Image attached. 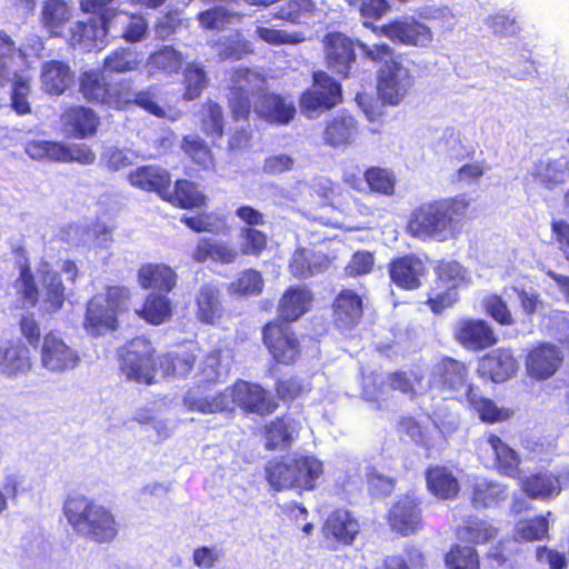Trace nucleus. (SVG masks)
Returning a JSON list of instances; mask_svg holds the SVG:
<instances>
[{
    "label": "nucleus",
    "instance_id": "f257e3e1",
    "mask_svg": "<svg viewBox=\"0 0 569 569\" xmlns=\"http://www.w3.org/2000/svg\"><path fill=\"white\" fill-rule=\"evenodd\" d=\"M471 201L465 192L423 201L410 210L405 232L422 243L457 240L471 219Z\"/></svg>",
    "mask_w": 569,
    "mask_h": 569
},
{
    "label": "nucleus",
    "instance_id": "f03ea898",
    "mask_svg": "<svg viewBox=\"0 0 569 569\" xmlns=\"http://www.w3.org/2000/svg\"><path fill=\"white\" fill-rule=\"evenodd\" d=\"M62 512L74 532L98 545L112 543L120 523L112 509L82 493L69 495Z\"/></svg>",
    "mask_w": 569,
    "mask_h": 569
},
{
    "label": "nucleus",
    "instance_id": "7ed1b4c3",
    "mask_svg": "<svg viewBox=\"0 0 569 569\" xmlns=\"http://www.w3.org/2000/svg\"><path fill=\"white\" fill-rule=\"evenodd\" d=\"M363 57L375 64L377 70V94L385 104L398 106L407 96L413 78L403 67L400 54L388 43H359Z\"/></svg>",
    "mask_w": 569,
    "mask_h": 569
},
{
    "label": "nucleus",
    "instance_id": "20e7f679",
    "mask_svg": "<svg viewBox=\"0 0 569 569\" xmlns=\"http://www.w3.org/2000/svg\"><path fill=\"white\" fill-rule=\"evenodd\" d=\"M130 290L124 286H109L102 295L93 296L86 307L84 330L93 337L116 331L118 316L129 311Z\"/></svg>",
    "mask_w": 569,
    "mask_h": 569
},
{
    "label": "nucleus",
    "instance_id": "39448f33",
    "mask_svg": "<svg viewBox=\"0 0 569 569\" xmlns=\"http://www.w3.org/2000/svg\"><path fill=\"white\" fill-rule=\"evenodd\" d=\"M119 370L129 381L151 386L157 382L159 357L151 340L137 336L118 349Z\"/></svg>",
    "mask_w": 569,
    "mask_h": 569
},
{
    "label": "nucleus",
    "instance_id": "423d86ee",
    "mask_svg": "<svg viewBox=\"0 0 569 569\" xmlns=\"http://www.w3.org/2000/svg\"><path fill=\"white\" fill-rule=\"evenodd\" d=\"M261 342L277 365L293 366L302 356L299 335L283 320H268L261 327Z\"/></svg>",
    "mask_w": 569,
    "mask_h": 569
},
{
    "label": "nucleus",
    "instance_id": "0eeeda50",
    "mask_svg": "<svg viewBox=\"0 0 569 569\" xmlns=\"http://www.w3.org/2000/svg\"><path fill=\"white\" fill-rule=\"evenodd\" d=\"M230 401V412L239 408L244 415L271 416L279 408L277 399L261 383L237 379L223 390Z\"/></svg>",
    "mask_w": 569,
    "mask_h": 569
},
{
    "label": "nucleus",
    "instance_id": "6e6552de",
    "mask_svg": "<svg viewBox=\"0 0 569 569\" xmlns=\"http://www.w3.org/2000/svg\"><path fill=\"white\" fill-rule=\"evenodd\" d=\"M385 518L395 535H417L425 527L422 499L413 493H403L392 502Z\"/></svg>",
    "mask_w": 569,
    "mask_h": 569
},
{
    "label": "nucleus",
    "instance_id": "1a4fd4ad",
    "mask_svg": "<svg viewBox=\"0 0 569 569\" xmlns=\"http://www.w3.org/2000/svg\"><path fill=\"white\" fill-rule=\"evenodd\" d=\"M387 273L391 286L401 291H416L423 286L429 268L420 256L409 252L391 258Z\"/></svg>",
    "mask_w": 569,
    "mask_h": 569
},
{
    "label": "nucleus",
    "instance_id": "9d476101",
    "mask_svg": "<svg viewBox=\"0 0 569 569\" xmlns=\"http://www.w3.org/2000/svg\"><path fill=\"white\" fill-rule=\"evenodd\" d=\"M371 30L378 37L410 47H427L433 38L431 29L412 17L396 18L380 26L371 24Z\"/></svg>",
    "mask_w": 569,
    "mask_h": 569
},
{
    "label": "nucleus",
    "instance_id": "9b49d317",
    "mask_svg": "<svg viewBox=\"0 0 569 569\" xmlns=\"http://www.w3.org/2000/svg\"><path fill=\"white\" fill-rule=\"evenodd\" d=\"M561 349L548 341L538 342L530 347L525 356L526 376L532 382H543L551 379L563 365Z\"/></svg>",
    "mask_w": 569,
    "mask_h": 569
},
{
    "label": "nucleus",
    "instance_id": "f8f14e48",
    "mask_svg": "<svg viewBox=\"0 0 569 569\" xmlns=\"http://www.w3.org/2000/svg\"><path fill=\"white\" fill-rule=\"evenodd\" d=\"M342 100L341 84L323 70L312 73V84L299 98L302 111L330 110Z\"/></svg>",
    "mask_w": 569,
    "mask_h": 569
},
{
    "label": "nucleus",
    "instance_id": "ddd939ff",
    "mask_svg": "<svg viewBox=\"0 0 569 569\" xmlns=\"http://www.w3.org/2000/svg\"><path fill=\"white\" fill-rule=\"evenodd\" d=\"M325 62L329 70L348 78L357 61L356 44L346 33L330 31L322 39Z\"/></svg>",
    "mask_w": 569,
    "mask_h": 569
},
{
    "label": "nucleus",
    "instance_id": "4468645a",
    "mask_svg": "<svg viewBox=\"0 0 569 569\" xmlns=\"http://www.w3.org/2000/svg\"><path fill=\"white\" fill-rule=\"evenodd\" d=\"M39 353L41 366L51 372L72 370L80 362L78 351L56 330H50L43 336Z\"/></svg>",
    "mask_w": 569,
    "mask_h": 569
},
{
    "label": "nucleus",
    "instance_id": "2eb2a0df",
    "mask_svg": "<svg viewBox=\"0 0 569 569\" xmlns=\"http://www.w3.org/2000/svg\"><path fill=\"white\" fill-rule=\"evenodd\" d=\"M455 341L470 351H482L497 345L499 338L488 321L480 318H461L452 331Z\"/></svg>",
    "mask_w": 569,
    "mask_h": 569
},
{
    "label": "nucleus",
    "instance_id": "dca6fc26",
    "mask_svg": "<svg viewBox=\"0 0 569 569\" xmlns=\"http://www.w3.org/2000/svg\"><path fill=\"white\" fill-rule=\"evenodd\" d=\"M519 361L511 348L500 347L485 353L478 360L477 375L479 378L493 383H503L516 377Z\"/></svg>",
    "mask_w": 569,
    "mask_h": 569
},
{
    "label": "nucleus",
    "instance_id": "f3484780",
    "mask_svg": "<svg viewBox=\"0 0 569 569\" xmlns=\"http://www.w3.org/2000/svg\"><path fill=\"white\" fill-rule=\"evenodd\" d=\"M60 123L69 137L84 140L97 136L101 117L89 106L70 104L61 112Z\"/></svg>",
    "mask_w": 569,
    "mask_h": 569
},
{
    "label": "nucleus",
    "instance_id": "a211bd4d",
    "mask_svg": "<svg viewBox=\"0 0 569 569\" xmlns=\"http://www.w3.org/2000/svg\"><path fill=\"white\" fill-rule=\"evenodd\" d=\"M313 301L315 293L309 287L303 284L289 286L278 301V317L276 319L292 325L312 309Z\"/></svg>",
    "mask_w": 569,
    "mask_h": 569
},
{
    "label": "nucleus",
    "instance_id": "6ab92c4d",
    "mask_svg": "<svg viewBox=\"0 0 569 569\" xmlns=\"http://www.w3.org/2000/svg\"><path fill=\"white\" fill-rule=\"evenodd\" d=\"M223 296L219 284L206 282L194 296V317L204 326H216L224 317Z\"/></svg>",
    "mask_w": 569,
    "mask_h": 569
},
{
    "label": "nucleus",
    "instance_id": "aec40b11",
    "mask_svg": "<svg viewBox=\"0 0 569 569\" xmlns=\"http://www.w3.org/2000/svg\"><path fill=\"white\" fill-rule=\"evenodd\" d=\"M17 257L18 277L13 280L12 287L18 301L28 307H36L40 302V289L33 274L28 251L22 246L12 248Z\"/></svg>",
    "mask_w": 569,
    "mask_h": 569
},
{
    "label": "nucleus",
    "instance_id": "412c9836",
    "mask_svg": "<svg viewBox=\"0 0 569 569\" xmlns=\"http://www.w3.org/2000/svg\"><path fill=\"white\" fill-rule=\"evenodd\" d=\"M333 323L338 329L351 330L363 318V301L360 295L351 289H342L331 303Z\"/></svg>",
    "mask_w": 569,
    "mask_h": 569
},
{
    "label": "nucleus",
    "instance_id": "4be33fe9",
    "mask_svg": "<svg viewBox=\"0 0 569 569\" xmlns=\"http://www.w3.org/2000/svg\"><path fill=\"white\" fill-rule=\"evenodd\" d=\"M321 531L326 539L342 546H350L360 531V525L351 511L337 508L328 515Z\"/></svg>",
    "mask_w": 569,
    "mask_h": 569
},
{
    "label": "nucleus",
    "instance_id": "5701e85b",
    "mask_svg": "<svg viewBox=\"0 0 569 569\" xmlns=\"http://www.w3.org/2000/svg\"><path fill=\"white\" fill-rule=\"evenodd\" d=\"M186 56L172 44H161L149 53L144 68L149 77H173L181 72Z\"/></svg>",
    "mask_w": 569,
    "mask_h": 569
},
{
    "label": "nucleus",
    "instance_id": "b1692460",
    "mask_svg": "<svg viewBox=\"0 0 569 569\" xmlns=\"http://www.w3.org/2000/svg\"><path fill=\"white\" fill-rule=\"evenodd\" d=\"M129 184L146 192L156 193L161 200L166 189L171 187L170 172L157 164H143L127 174Z\"/></svg>",
    "mask_w": 569,
    "mask_h": 569
},
{
    "label": "nucleus",
    "instance_id": "393cba45",
    "mask_svg": "<svg viewBox=\"0 0 569 569\" xmlns=\"http://www.w3.org/2000/svg\"><path fill=\"white\" fill-rule=\"evenodd\" d=\"M427 490L438 500H455L461 486L453 471L443 465H430L425 470Z\"/></svg>",
    "mask_w": 569,
    "mask_h": 569
},
{
    "label": "nucleus",
    "instance_id": "a878e982",
    "mask_svg": "<svg viewBox=\"0 0 569 569\" xmlns=\"http://www.w3.org/2000/svg\"><path fill=\"white\" fill-rule=\"evenodd\" d=\"M140 288L152 292L169 293L178 282V274L166 263L148 262L140 266L137 272Z\"/></svg>",
    "mask_w": 569,
    "mask_h": 569
},
{
    "label": "nucleus",
    "instance_id": "bb28decb",
    "mask_svg": "<svg viewBox=\"0 0 569 569\" xmlns=\"http://www.w3.org/2000/svg\"><path fill=\"white\" fill-rule=\"evenodd\" d=\"M208 388V386L196 382L193 387L186 391L182 403L188 411L212 415L232 410L226 392L220 391L213 396H203V391Z\"/></svg>",
    "mask_w": 569,
    "mask_h": 569
},
{
    "label": "nucleus",
    "instance_id": "cd10ccee",
    "mask_svg": "<svg viewBox=\"0 0 569 569\" xmlns=\"http://www.w3.org/2000/svg\"><path fill=\"white\" fill-rule=\"evenodd\" d=\"M31 367V351L26 343L20 340L0 343V373L17 377L30 371Z\"/></svg>",
    "mask_w": 569,
    "mask_h": 569
},
{
    "label": "nucleus",
    "instance_id": "c85d7f7f",
    "mask_svg": "<svg viewBox=\"0 0 569 569\" xmlns=\"http://www.w3.org/2000/svg\"><path fill=\"white\" fill-rule=\"evenodd\" d=\"M197 359L193 347L180 345L174 350L160 355L158 373L160 372L162 378H186L192 372Z\"/></svg>",
    "mask_w": 569,
    "mask_h": 569
},
{
    "label": "nucleus",
    "instance_id": "c756f323",
    "mask_svg": "<svg viewBox=\"0 0 569 569\" xmlns=\"http://www.w3.org/2000/svg\"><path fill=\"white\" fill-rule=\"evenodd\" d=\"M358 134L359 124L356 118L341 112L327 121L322 131V139L325 144L340 148L353 143Z\"/></svg>",
    "mask_w": 569,
    "mask_h": 569
},
{
    "label": "nucleus",
    "instance_id": "7c9ffc66",
    "mask_svg": "<svg viewBox=\"0 0 569 569\" xmlns=\"http://www.w3.org/2000/svg\"><path fill=\"white\" fill-rule=\"evenodd\" d=\"M485 440L493 453V467L498 473L519 479L521 476L519 453L493 432L486 433Z\"/></svg>",
    "mask_w": 569,
    "mask_h": 569
},
{
    "label": "nucleus",
    "instance_id": "2f4dec72",
    "mask_svg": "<svg viewBox=\"0 0 569 569\" xmlns=\"http://www.w3.org/2000/svg\"><path fill=\"white\" fill-rule=\"evenodd\" d=\"M72 18V8L66 0H44L40 12V23L49 37L64 38Z\"/></svg>",
    "mask_w": 569,
    "mask_h": 569
},
{
    "label": "nucleus",
    "instance_id": "473e14b6",
    "mask_svg": "<svg viewBox=\"0 0 569 569\" xmlns=\"http://www.w3.org/2000/svg\"><path fill=\"white\" fill-rule=\"evenodd\" d=\"M40 80L46 93L61 96L73 84L74 72L67 61L49 60L41 66Z\"/></svg>",
    "mask_w": 569,
    "mask_h": 569
},
{
    "label": "nucleus",
    "instance_id": "72a5a7b5",
    "mask_svg": "<svg viewBox=\"0 0 569 569\" xmlns=\"http://www.w3.org/2000/svg\"><path fill=\"white\" fill-rule=\"evenodd\" d=\"M468 366L451 357H443L437 366L436 381L441 391L457 393L463 388L467 390Z\"/></svg>",
    "mask_w": 569,
    "mask_h": 569
},
{
    "label": "nucleus",
    "instance_id": "f704fd0d",
    "mask_svg": "<svg viewBox=\"0 0 569 569\" xmlns=\"http://www.w3.org/2000/svg\"><path fill=\"white\" fill-rule=\"evenodd\" d=\"M42 295H40V309L42 313L53 315L62 310L68 300L67 288L58 271L47 270L41 274Z\"/></svg>",
    "mask_w": 569,
    "mask_h": 569
},
{
    "label": "nucleus",
    "instance_id": "c9c22d12",
    "mask_svg": "<svg viewBox=\"0 0 569 569\" xmlns=\"http://www.w3.org/2000/svg\"><path fill=\"white\" fill-rule=\"evenodd\" d=\"M465 397L470 408L485 423L503 422L513 416L512 409L498 407L492 399L481 396L479 387L475 385L467 386Z\"/></svg>",
    "mask_w": 569,
    "mask_h": 569
},
{
    "label": "nucleus",
    "instance_id": "e433bc0d",
    "mask_svg": "<svg viewBox=\"0 0 569 569\" xmlns=\"http://www.w3.org/2000/svg\"><path fill=\"white\" fill-rule=\"evenodd\" d=\"M111 81H109L100 69L84 70L78 78V91L89 103L107 106L110 93Z\"/></svg>",
    "mask_w": 569,
    "mask_h": 569
},
{
    "label": "nucleus",
    "instance_id": "4c0bfd02",
    "mask_svg": "<svg viewBox=\"0 0 569 569\" xmlns=\"http://www.w3.org/2000/svg\"><path fill=\"white\" fill-rule=\"evenodd\" d=\"M163 201L179 209H198L207 204L206 194L199 190L198 184L188 179H177L173 188L169 187L162 198Z\"/></svg>",
    "mask_w": 569,
    "mask_h": 569
},
{
    "label": "nucleus",
    "instance_id": "58836bf2",
    "mask_svg": "<svg viewBox=\"0 0 569 569\" xmlns=\"http://www.w3.org/2000/svg\"><path fill=\"white\" fill-rule=\"evenodd\" d=\"M521 491L530 499H551L561 492L560 480L550 471H538L519 478Z\"/></svg>",
    "mask_w": 569,
    "mask_h": 569
},
{
    "label": "nucleus",
    "instance_id": "ea45409f",
    "mask_svg": "<svg viewBox=\"0 0 569 569\" xmlns=\"http://www.w3.org/2000/svg\"><path fill=\"white\" fill-rule=\"evenodd\" d=\"M456 538L471 543L473 547L487 545L496 540L499 529L490 521L478 517H468L455 529Z\"/></svg>",
    "mask_w": 569,
    "mask_h": 569
},
{
    "label": "nucleus",
    "instance_id": "a19ab883",
    "mask_svg": "<svg viewBox=\"0 0 569 569\" xmlns=\"http://www.w3.org/2000/svg\"><path fill=\"white\" fill-rule=\"evenodd\" d=\"M256 113L268 123L287 124L295 118L296 109L280 94L263 93L256 107Z\"/></svg>",
    "mask_w": 569,
    "mask_h": 569
},
{
    "label": "nucleus",
    "instance_id": "79ce46f5",
    "mask_svg": "<svg viewBox=\"0 0 569 569\" xmlns=\"http://www.w3.org/2000/svg\"><path fill=\"white\" fill-rule=\"evenodd\" d=\"M239 257L238 250L226 242L214 241L211 238H200L192 250L191 259L198 263H204L208 260L221 264H231Z\"/></svg>",
    "mask_w": 569,
    "mask_h": 569
},
{
    "label": "nucleus",
    "instance_id": "37998d69",
    "mask_svg": "<svg viewBox=\"0 0 569 569\" xmlns=\"http://www.w3.org/2000/svg\"><path fill=\"white\" fill-rule=\"evenodd\" d=\"M224 113L222 107L214 100H207L199 110V128L212 146L224 136Z\"/></svg>",
    "mask_w": 569,
    "mask_h": 569
},
{
    "label": "nucleus",
    "instance_id": "c03bdc74",
    "mask_svg": "<svg viewBox=\"0 0 569 569\" xmlns=\"http://www.w3.org/2000/svg\"><path fill=\"white\" fill-rule=\"evenodd\" d=\"M168 293L149 292L137 315L148 325L160 326L169 321L173 315V306Z\"/></svg>",
    "mask_w": 569,
    "mask_h": 569
},
{
    "label": "nucleus",
    "instance_id": "a18cd8bd",
    "mask_svg": "<svg viewBox=\"0 0 569 569\" xmlns=\"http://www.w3.org/2000/svg\"><path fill=\"white\" fill-rule=\"evenodd\" d=\"M508 487L495 480L479 479L471 486V505L479 508H492L507 500Z\"/></svg>",
    "mask_w": 569,
    "mask_h": 569
},
{
    "label": "nucleus",
    "instance_id": "49530a36",
    "mask_svg": "<svg viewBox=\"0 0 569 569\" xmlns=\"http://www.w3.org/2000/svg\"><path fill=\"white\" fill-rule=\"evenodd\" d=\"M180 149L198 170H214V154L210 146L201 137L197 134L183 136L180 141Z\"/></svg>",
    "mask_w": 569,
    "mask_h": 569
},
{
    "label": "nucleus",
    "instance_id": "de8ad7c7",
    "mask_svg": "<svg viewBox=\"0 0 569 569\" xmlns=\"http://www.w3.org/2000/svg\"><path fill=\"white\" fill-rule=\"evenodd\" d=\"M323 473L322 462L313 456L293 458V488L313 490Z\"/></svg>",
    "mask_w": 569,
    "mask_h": 569
},
{
    "label": "nucleus",
    "instance_id": "09e8293b",
    "mask_svg": "<svg viewBox=\"0 0 569 569\" xmlns=\"http://www.w3.org/2000/svg\"><path fill=\"white\" fill-rule=\"evenodd\" d=\"M142 64L140 53L128 47H120L108 53L102 61V70L109 73H127L139 70Z\"/></svg>",
    "mask_w": 569,
    "mask_h": 569
},
{
    "label": "nucleus",
    "instance_id": "8fccbe9b",
    "mask_svg": "<svg viewBox=\"0 0 569 569\" xmlns=\"http://www.w3.org/2000/svg\"><path fill=\"white\" fill-rule=\"evenodd\" d=\"M264 288L262 273L253 268H248L238 273L236 279L228 284L230 296L240 298L260 296Z\"/></svg>",
    "mask_w": 569,
    "mask_h": 569
},
{
    "label": "nucleus",
    "instance_id": "3c124183",
    "mask_svg": "<svg viewBox=\"0 0 569 569\" xmlns=\"http://www.w3.org/2000/svg\"><path fill=\"white\" fill-rule=\"evenodd\" d=\"M446 569H481L480 555L476 547L452 543L443 556Z\"/></svg>",
    "mask_w": 569,
    "mask_h": 569
},
{
    "label": "nucleus",
    "instance_id": "603ef678",
    "mask_svg": "<svg viewBox=\"0 0 569 569\" xmlns=\"http://www.w3.org/2000/svg\"><path fill=\"white\" fill-rule=\"evenodd\" d=\"M182 98L187 101L198 99L208 87L209 79L204 67L198 62H189L182 67Z\"/></svg>",
    "mask_w": 569,
    "mask_h": 569
},
{
    "label": "nucleus",
    "instance_id": "864d4df0",
    "mask_svg": "<svg viewBox=\"0 0 569 569\" xmlns=\"http://www.w3.org/2000/svg\"><path fill=\"white\" fill-rule=\"evenodd\" d=\"M100 27L97 19L78 20L68 29L67 41L72 48L91 50L97 44Z\"/></svg>",
    "mask_w": 569,
    "mask_h": 569
},
{
    "label": "nucleus",
    "instance_id": "5fc2aeb1",
    "mask_svg": "<svg viewBox=\"0 0 569 569\" xmlns=\"http://www.w3.org/2000/svg\"><path fill=\"white\" fill-rule=\"evenodd\" d=\"M180 221L196 233L219 234L227 230L226 218L214 212H198L193 216L183 214Z\"/></svg>",
    "mask_w": 569,
    "mask_h": 569
},
{
    "label": "nucleus",
    "instance_id": "6e6d98bb",
    "mask_svg": "<svg viewBox=\"0 0 569 569\" xmlns=\"http://www.w3.org/2000/svg\"><path fill=\"white\" fill-rule=\"evenodd\" d=\"M266 480L276 491L293 488V459L289 462L282 458H274L264 467Z\"/></svg>",
    "mask_w": 569,
    "mask_h": 569
},
{
    "label": "nucleus",
    "instance_id": "4d7b16f0",
    "mask_svg": "<svg viewBox=\"0 0 569 569\" xmlns=\"http://www.w3.org/2000/svg\"><path fill=\"white\" fill-rule=\"evenodd\" d=\"M363 178L371 193L390 197L396 191V177L390 169L372 166L363 171Z\"/></svg>",
    "mask_w": 569,
    "mask_h": 569
},
{
    "label": "nucleus",
    "instance_id": "13d9d810",
    "mask_svg": "<svg viewBox=\"0 0 569 569\" xmlns=\"http://www.w3.org/2000/svg\"><path fill=\"white\" fill-rule=\"evenodd\" d=\"M273 390L277 401L287 403L309 393L310 383L297 375L284 376L276 380Z\"/></svg>",
    "mask_w": 569,
    "mask_h": 569
},
{
    "label": "nucleus",
    "instance_id": "bf43d9fd",
    "mask_svg": "<svg viewBox=\"0 0 569 569\" xmlns=\"http://www.w3.org/2000/svg\"><path fill=\"white\" fill-rule=\"evenodd\" d=\"M549 533V521L545 516H536L517 522L515 539L517 541L533 542L543 540Z\"/></svg>",
    "mask_w": 569,
    "mask_h": 569
},
{
    "label": "nucleus",
    "instance_id": "052dcab7",
    "mask_svg": "<svg viewBox=\"0 0 569 569\" xmlns=\"http://www.w3.org/2000/svg\"><path fill=\"white\" fill-rule=\"evenodd\" d=\"M31 94V82L29 77L18 76L13 78L10 89V108L20 117L32 112L29 96Z\"/></svg>",
    "mask_w": 569,
    "mask_h": 569
},
{
    "label": "nucleus",
    "instance_id": "680f3d73",
    "mask_svg": "<svg viewBox=\"0 0 569 569\" xmlns=\"http://www.w3.org/2000/svg\"><path fill=\"white\" fill-rule=\"evenodd\" d=\"M136 89L132 80L120 79L116 83L111 82L110 93L107 101V108L117 111H126L133 108Z\"/></svg>",
    "mask_w": 569,
    "mask_h": 569
},
{
    "label": "nucleus",
    "instance_id": "e2e57ef3",
    "mask_svg": "<svg viewBox=\"0 0 569 569\" xmlns=\"http://www.w3.org/2000/svg\"><path fill=\"white\" fill-rule=\"evenodd\" d=\"M435 274L437 286H446L455 290H458L466 281L465 268L455 260H439L435 268Z\"/></svg>",
    "mask_w": 569,
    "mask_h": 569
},
{
    "label": "nucleus",
    "instance_id": "0e129e2a",
    "mask_svg": "<svg viewBox=\"0 0 569 569\" xmlns=\"http://www.w3.org/2000/svg\"><path fill=\"white\" fill-rule=\"evenodd\" d=\"M266 439L264 448L267 450H276L280 447H289L292 442L289 425L284 417H277L263 427Z\"/></svg>",
    "mask_w": 569,
    "mask_h": 569
},
{
    "label": "nucleus",
    "instance_id": "69168bd1",
    "mask_svg": "<svg viewBox=\"0 0 569 569\" xmlns=\"http://www.w3.org/2000/svg\"><path fill=\"white\" fill-rule=\"evenodd\" d=\"M536 179L547 189H555L567 180V167L559 160H549L537 166Z\"/></svg>",
    "mask_w": 569,
    "mask_h": 569
},
{
    "label": "nucleus",
    "instance_id": "338daca9",
    "mask_svg": "<svg viewBox=\"0 0 569 569\" xmlns=\"http://www.w3.org/2000/svg\"><path fill=\"white\" fill-rule=\"evenodd\" d=\"M239 14L223 6H213L199 11L196 16L199 26L204 30H222Z\"/></svg>",
    "mask_w": 569,
    "mask_h": 569
},
{
    "label": "nucleus",
    "instance_id": "774afa93",
    "mask_svg": "<svg viewBox=\"0 0 569 569\" xmlns=\"http://www.w3.org/2000/svg\"><path fill=\"white\" fill-rule=\"evenodd\" d=\"M241 256L259 257L268 247V234L252 227H242L239 232Z\"/></svg>",
    "mask_w": 569,
    "mask_h": 569
}]
</instances>
